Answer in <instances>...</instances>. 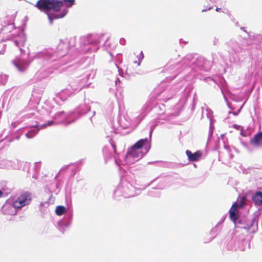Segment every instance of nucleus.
Returning a JSON list of instances; mask_svg holds the SVG:
<instances>
[{
	"label": "nucleus",
	"instance_id": "16",
	"mask_svg": "<svg viewBox=\"0 0 262 262\" xmlns=\"http://www.w3.org/2000/svg\"><path fill=\"white\" fill-rule=\"evenodd\" d=\"M3 193V192L1 190H0V198L2 196Z\"/></svg>",
	"mask_w": 262,
	"mask_h": 262
},
{
	"label": "nucleus",
	"instance_id": "8",
	"mask_svg": "<svg viewBox=\"0 0 262 262\" xmlns=\"http://www.w3.org/2000/svg\"><path fill=\"white\" fill-rule=\"evenodd\" d=\"M252 145H259L262 143V132H259L254 136L253 139L250 141Z\"/></svg>",
	"mask_w": 262,
	"mask_h": 262
},
{
	"label": "nucleus",
	"instance_id": "9",
	"mask_svg": "<svg viewBox=\"0 0 262 262\" xmlns=\"http://www.w3.org/2000/svg\"><path fill=\"white\" fill-rule=\"evenodd\" d=\"M55 212L58 215H61L66 212V209L63 206H58L55 209Z\"/></svg>",
	"mask_w": 262,
	"mask_h": 262
},
{
	"label": "nucleus",
	"instance_id": "14",
	"mask_svg": "<svg viewBox=\"0 0 262 262\" xmlns=\"http://www.w3.org/2000/svg\"><path fill=\"white\" fill-rule=\"evenodd\" d=\"M53 124V121L52 120L48 121L47 124H44L42 125L43 127H46L48 126H50Z\"/></svg>",
	"mask_w": 262,
	"mask_h": 262
},
{
	"label": "nucleus",
	"instance_id": "10",
	"mask_svg": "<svg viewBox=\"0 0 262 262\" xmlns=\"http://www.w3.org/2000/svg\"><path fill=\"white\" fill-rule=\"evenodd\" d=\"M37 133V130L35 129L31 130L26 134V136L27 138L30 139L34 137Z\"/></svg>",
	"mask_w": 262,
	"mask_h": 262
},
{
	"label": "nucleus",
	"instance_id": "1",
	"mask_svg": "<svg viewBox=\"0 0 262 262\" xmlns=\"http://www.w3.org/2000/svg\"><path fill=\"white\" fill-rule=\"evenodd\" d=\"M63 5V2L59 0H38L35 5V7L39 10L46 12L48 15L50 23L52 24L54 19L60 18L64 16L67 13V11L64 10L65 12L62 15H51L49 14V12L51 10H53L54 12L58 11Z\"/></svg>",
	"mask_w": 262,
	"mask_h": 262
},
{
	"label": "nucleus",
	"instance_id": "13",
	"mask_svg": "<svg viewBox=\"0 0 262 262\" xmlns=\"http://www.w3.org/2000/svg\"><path fill=\"white\" fill-rule=\"evenodd\" d=\"M245 197L243 196L242 198L239 201V206L240 207H243L245 205Z\"/></svg>",
	"mask_w": 262,
	"mask_h": 262
},
{
	"label": "nucleus",
	"instance_id": "19",
	"mask_svg": "<svg viewBox=\"0 0 262 262\" xmlns=\"http://www.w3.org/2000/svg\"><path fill=\"white\" fill-rule=\"evenodd\" d=\"M141 54L142 56H143V53L142 52H141Z\"/></svg>",
	"mask_w": 262,
	"mask_h": 262
},
{
	"label": "nucleus",
	"instance_id": "3",
	"mask_svg": "<svg viewBox=\"0 0 262 262\" xmlns=\"http://www.w3.org/2000/svg\"><path fill=\"white\" fill-rule=\"evenodd\" d=\"M32 200V194L25 191L19 195L13 202V206L16 209H20L23 207L28 205Z\"/></svg>",
	"mask_w": 262,
	"mask_h": 262
},
{
	"label": "nucleus",
	"instance_id": "5",
	"mask_svg": "<svg viewBox=\"0 0 262 262\" xmlns=\"http://www.w3.org/2000/svg\"><path fill=\"white\" fill-rule=\"evenodd\" d=\"M186 155L189 161L193 162L199 160L202 157V152L200 150H198L194 153H192L191 151L186 150Z\"/></svg>",
	"mask_w": 262,
	"mask_h": 262
},
{
	"label": "nucleus",
	"instance_id": "12",
	"mask_svg": "<svg viewBox=\"0 0 262 262\" xmlns=\"http://www.w3.org/2000/svg\"><path fill=\"white\" fill-rule=\"evenodd\" d=\"M65 45V49H66V50L67 51L68 49V47L67 46V43L64 42H62V41H60L59 45H58V49L59 50H62V47Z\"/></svg>",
	"mask_w": 262,
	"mask_h": 262
},
{
	"label": "nucleus",
	"instance_id": "18",
	"mask_svg": "<svg viewBox=\"0 0 262 262\" xmlns=\"http://www.w3.org/2000/svg\"><path fill=\"white\" fill-rule=\"evenodd\" d=\"M113 148H114V150L115 151V150H116V146H114Z\"/></svg>",
	"mask_w": 262,
	"mask_h": 262
},
{
	"label": "nucleus",
	"instance_id": "15",
	"mask_svg": "<svg viewBox=\"0 0 262 262\" xmlns=\"http://www.w3.org/2000/svg\"><path fill=\"white\" fill-rule=\"evenodd\" d=\"M211 9H212V7H209L208 9H203V10H202V12H205V11H207V10H211Z\"/></svg>",
	"mask_w": 262,
	"mask_h": 262
},
{
	"label": "nucleus",
	"instance_id": "2",
	"mask_svg": "<svg viewBox=\"0 0 262 262\" xmlns=\"http://www.w3.org/2000/svg\"><path fill=\"white\" fill-rule=\"evenodd\" d=\"M142 148L145 149V152H147L150 148V145L147 138L139 140L128 148L126 154V158H141L144 155L143 152L140 151V149Z\"/></svg>",
	"mask_w": 262,
	"mask_h": 262
},
{
	"label": "nucleus",
	"instance_id": "4",
	"mask_svg": "<svg viewBox=\"0 0 262 262\" xmlns=\"http://www.w3.org/2000/svg\"><path fill=\"white\" fill-rule=\"evenodd\" d=\"M238 205L237 202L233 203L231 207L229 210V214L230 219L235 222L237 221L238 219V211L237 210Z\"/></svg>",
	"mask_w": 262,
	"mask_h": 262
},
{
	"label": "nucleus",
	"instance_id": "17",
	"mask_svg": "<svg viewBox=\"0 0 262 262\" xmlns=\"http://www.w3.org/2000/svg\"><path fill=\"white\" fill-rule=\"evenodd\" d=\"M220 10H221V8H216L215 9L216 11H217V12H219L220 11Z\"/></svg>",
	"mask_w": 262,
	"mask_h": 262
},
{
	"label": "nucleus",
	"instance_id": "11",
	"mask_svg": "<svg viewBox=\"0 0 262 262\" xmlns=\"http://www.w3.org/2000/svg\"><path fill=\"white\" fill-rule=\"evenodd\" d=\"M65 2L66 7H70L74 4L75 0H63Z\"/></svg>",
	"mask_w": 262,
	"mask_h": 262
},
{
	"label": "nucleus",
	"instance_id": "7",
	"mask_svg": "<svg viewBox=\"0 0 262 262\" xmlns=\"http://www.w3.org/2000/svg\"><path fill=\"white\" fill-rule=\"evenodd\" d=\"M252 200L256 206H262V192H256L252 198Z\"/></svg>",
	"mask_w": 262,
	"mask_h": 262
},
{
	"label": "nucleus",
	"instance_id": "6",
	"mask_svg": "<svg viewBox=\"0 0 262 262\" xmlns=\"http://www.w3.org/2000/svg\"><path fill=\"white\" fill-rule=\"evenodd\" d=\"M14 209H16L14 207V206H11L10 205L6 204L3 207V212L4 214L7 215H15L16 213V211Z\"/></svg>",
	"mask_w": 262,
	"mask_h": 262
}]
</instances>
